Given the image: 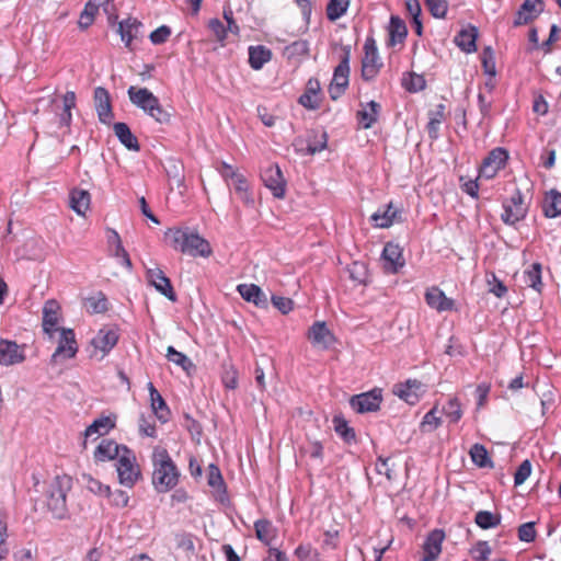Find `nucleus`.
<instances>
[{"label":"nucleus","mask_w":561,"mask_h":561,"mask_svg":"<svg viewBox=\"0 0 561 561\" xmlns=\"http://www.w3.org/2000/svg\"><path fill=\"white\" fill-rule=\"evenodd\" d=\"M165 238L175 250L182 253L203 257H208L211 254L209 242L188 229H169L165 231Z\"/></svg>","instance_id":"1"},{"label":"nucleus","mask_w":561,"mask_h":561,"mask_svg":"<svg viewBox=\"0 0 561 561\" xmlns=\"http://www.w3.org/2000/svg\"><path fill=\"white\" fill-rule=\"evenodd\" d=\"M153 474L152 482L159 492L173 489L179 481V471L164 448L157 447L152 454Z\"/></svg>","instance_id":"2"},{"label":"nucleus","mask_w":561,"mask_h":561,"mask_svg":"<svg viewBox=\"0 0 561 561\" xmlns=\"http://www.w3.org/2000/svg\"><path fill=\"white\" fill-rule=\"evenodd\" d=\"M127 93L130 102L156 122L160 124L170 122L171 114L162 107L159 99L149 89L129 87Z\"/></svg>","instance_id":"3"},{"label":"nucleus","mask_w":561,"mask_h":561,"mask_svg":"<svg viewBox=\"0 0 561 561\" xmlns=\"http://www.w3.org/2000/svg\"><path fill=\"white\" fill-rule=\"evenodd\" d=\"M67 476L55 477L47 490V508L55 518L61 519L67 514L66 494L70 488Z\"/></svg>","instance_id":"4"},{"label":"nucleus","mask_w":561,"mask_h":561,"mask_svg":"<svg viewBox=\"0 0 561 561\" xmlns=\"http://www.w3.org/2000/svg\"><path fill=\"white\" fill-rule=\"evenodd\" d=\"M116 471L119 483L127 488H131L141 476L135 454L127 447H124L122 456L116 462Z\"/></svg>","instance_id":"5"},{"label":"nucleus","mask_w":561,"mask_h":561,"mask_svg":"<svg viewBox=\"0 0 561 561\" xmlns=\"http://www.w3.org/2000/svg\"><path fill=\"white\" fill-rule=\"evenodd\" d=\"M503 209L501 218L506 225H515L526 217L528 206L519 190H515L513 195L503 203Z\"/></svg>","instance_id":"6"},{"label":"nucleus","mask_w":561,"mask_h":561,"mask_svg":"<svg viewBox=\"0 0 561 561\" xmlns=\"http://www.w3.org/2000/svg\"><path fill=\"white\" fill-rule=\"evenodd\" d=\"M382 67V61L378 55L376 41L367 37L364 44V57L362 59V77L369 81L373 80Z\"/></svg>","instance_id":"7"},{"label":"nucleus","mask_w":561,"mask_h":561,"mask_svg":"<svg viewBox=\"0 0 561 561\" xmlns=\"http://www.w3.org/2000/svg\"><path fill=\"white\" fill-rule=\"evenodd\" d=\"M507 158V152L502 148L491 150L480 167L479 178L493 179L504 168Z\"/></svg>","instance_id":"8"},{"label":"nucleus","mask_w":561,"mask_h":561,"mask_svg":"<svg viewBox=\"0 0 561 561\" xmlns=\"http://www.w3.org/2000/svg\"><path fill=\"white\" fill-rule=\"evenodd\" d=\"M381 390L374 389L371 391L353 396L350 404L358 413L375 412L381 403Z\"/></svg>","instance_id":"9"},{"label":"nucleus","mask_w":561,"mask_h":561,"mask_svg":"<svg viewBox=\"0 0 561 561\" xmlns=\"http://www.w3.org/2000/svg\"><path fill=\"white\" fill-rule=\"evenodd\" d=\"M265 186L276 198H283L286 192V181L278 165H270L262 173Z\"/></svg>","instance_id":"10"},{"label":"nucleus","mask_w":561,"mask_h":561,"mask_svg":"<svg viewBox=\"0 0 561 561\" xmlns=\"http://www.w3.org/2000/svg\"><path fill=\"white\" fill-rule=\"evenodd\" d=\"M78 351L75 333L71 329H61L59 344L51 356V360L57 363L60 359L71 358Z\"/></svg>","instance_id":"11"},{"label":"nucleus","mask_w":561,"mask_h":561,"mask_svg":"<svg viewBox=\"0 0 561 561\" xmlns=\"http://www.w3.org/2000/svg\"><path fill=\"white\" fill-rule=\"evenodd\" d=\"M308 339L316 347L327 350L333 345L335 339L324 321L314 322L308 331Z\"/></svg>","instance_id":"12"},{"label":"nucleus","mask_w":561,"mask_h":561,"mask_svg":"<svg viewBox=\"0 0 561 561\" xmlns=\"http://www.w3.org/2000/svg\"><path fill=\"white\" fill-rule=\"evenodd\" d=\"M146 277L148 283L152 285L157 291L165 296L171 301L176 300V295L173 290L170 279L159 267L148 268L146 272Z\"/></svg>","instance_id":"13"},{"label":"nucleus","mask_w":561,"mask_h":561,"mask_svg":"<svg viewBox=\"0 0 561 561\" xmlns=\"http://www.w3.org/2000/svg\"><path fill=\"white\" fill-rule=\"evenodd\" d=\"M445 533L442 529L432 530L423 543L422 561H436L442 552Z\"/></svg>","instance_id":"14"},{"label":"nucleus","mask_w":561,"mask_h":561,"mask_svg":"<svg viewBox=\"0 0 561 561\" xmlns=\"http://www.w3.org/2000/svg\"><path fill=\"white\" fill-rule=\"evenodd\" d=\"M543 11L542 0H525L516 13L515 26L528 24Z\"/></svg>","instance_id":"15"},{"label":"nucleus","mask_w":561,"mask_h":561,"mask_svg":"<svg viewBox=\"0 0 561 561\" xmlns=\"http://www.w3.org/2000/svg\"><path fill=\"white\" fill-rule=\"evenodd\" d=\"M94 103L100 122L110 124L113 118V112L110 94L106 89L98 87L94 90Z\"/></svg>","instance_id":"16"},{"label":"nucleus","mask_w":561,"mask_h":561,"mask_svg":"<svg viewBox=\"0 0 561 561\" xmlns=\"http://www.w3.org/2000/svg\"><path fill=\"white\" fill-rule=\"evenodd\" d=\"M23 360V352L15 342L0 340V365L10 366Z\"/></svg>","instance_id":"17"},{"label":"nucleus","mask_w":561,"mask_h":561,"mask_svg":"<svg viewBox=\"0 0 561 561\" xmlns=\"http://www.w3.org/2000/svg\"><path fill=\"white\" fill-rule=\"evenodd\" d=\"M385 270L389 273H396L399 267L404 265L401 248L392 242H388L382 251Z\"/></svg>","instance_id":"18"},{"label":"nucleus","mask_w":561,"mask_h":561,"mask_svg":"<svg viewBox=\"0 0 561 561\" xmlns=\"http://www.w3.org/2000/svg\"><path fill=\"white\" fill-rule=\"evenodd\" d=\"M342 53L343 54L341 56L340 64L334 69L333 79L331 83L346 88L348 85L350 76L351 46H343Z\"/></svg>","instance_id":"19"},{"label":"nucleus","mask_w":561,"mask_h":561,"mask_svg":"<svg viewBox=\"0 0 561 561\" xmlns=\"http://www.w3.org/2000/svg\"><path fill=\"white\" fill-rule=\"evenodd\" d=\"M124 447L112 439H103L94 451V459L102 462L114 459L118 460Z\"/></svg>","instance_id":"20"},{"label":"nucleus","mask_w":561,"mask_h":561,"mask_svg":"<svg viewBox=\"0 0 561 561\" xmlns=\"http://www.w3.org/2000/svg\"><path fill=\"white\" fill-rule=\"evenodd\" d=\"M141 27L142 24L137 19L128 18L119 22L118 33L126 47L130 48L133 39L141 36Z\"/></svg>","instance_id":"21"},{"label":"nucleus","mask_w":561,"mask_h":561,"mask_svg":"<svg viewBox=\"0 0 561 561\" xmlns=\"http://www.w3.org/2000/svg\"><path fill=\"white\" fill-rule=\"evenodd\" d=\"M320 90V82L317 79H310L305 93L299 98V103L308 110H317L321 102Z\"/></svg>","instance_id":"22"},{"label":"nucleus","mask_w":561,"mask_h":561,"mask_svg":"<svg viewBox=\"0 0 561 561\" xmlns=\"http://www.w3.org/2000/svg\"><path fill=\"white\" fill-rule=\"evenodd\" d=\"M425 300L431 308L436 309L439 312L451 310L454 307V301L450 298H447L437 287L427 289Z\"/></svg>","instance_id":"23"},{"label":"nucleus","mask_w":561,"mask_h":561,"mask_svg":"<svg viewBox=\"0 0 561 561\" xmlns=\"http://www.w3.org/2000/svg\"><path fill=\"white\" fill-rule=\"evenodd\" d=\"M422 383L417 380H407L405 383L396 385L393 388L394 394L410 404H414L419 400V391Z\"/></svg>","instance_id":"24"},{"label":"nucleus","mask_w":561,"mask_h":561,"mask_svg":"<svg viewBox=\"0 0 561 561\" xmlns=\"http://www.w3.org/2000/svg\"><path fill=\"white\" fill-rule=\"evenodd\" d=\"M237 290L244 300L253 302L256 307H266V296L259 286L254 284H240Z\"/></svg>","instance_id":"25"},{"label":"nucleus","mask_w":561,"mask_h":561,"mask_svg":"<svg viewBox=\"0 0 561 561\" xmlns=\"http://www.w3.org/2000/svg\"><path fill=\"white\" fill-rule=\"evenodd\" d=\"M117 340L118 335L116 331L112 329H101L92 340V344L95 348L102 351L104 355L115 346Z\"/></svg>","instance_id":"26"},{"label":"nucleus","mask_w":561,"mask_h":561,"mask_svg":"<svg viewBox=\"0 0 561 561\" xmlns=\"http://www.w3.org/2000/svg\"><path fill=\"white\" fill-rule=\"evenodd\" d=\"M389 46H394L398 43H402L408 34V28L403 20L397 15H392L389 22Z\"/></svg>","instance_id":"27"},{"label":"nucleus","mask_w":561,"mask_h":561,"mask_svg":"<svg viewBox=\"0 0 561 561\" xmlns=\"http://www.w3.org/2000/svg\"><path fill=\"white\" fill-rule=\"evenodd\" d=\"M478 36V31L476 27L470 26L468 28L462 30L459 32V34L455 37V43L457 46L466 51V53H472L476 51V41Z\"/></svg>","instance_id":"28"},{"label":"nucleus","mask_w":561,"mask_h":561,"mask_svg":"<svg viewBox=\"0 0 561 561\" xmlns=\"http://www.w3.org/2000/svg\"><path fill=\"white\" fill-rule=\"evenodd\" d=\"M148 390L150 393L151 409L157 417L163 422L168 420L169 409L167 408L164 399L154 388L152 382L148 383Z\"/></svg>","instance_id":"29"},{"label":"nucleus","mask_w":561,"mask_h":561,"mask_svg":"<svg viewBox=\"0 0 561 561\" xmlns=\"http://www.w3.org/2000/svg\"><path fill=\"white\" fill-rule=\"evenodd\" d=\"M114 133L119 141L129 150L139 151V144L137 138L130 131V128L125 123H116L113 126Z\"/></svg>","instance_id":"30"},{"label":"nucleus","mask_w":561,"mask_h":561,"mask_svg":"<svg viewBox=\"0 0 561 561\" xmlns=\"http://www.w3.org/2000/svg\"><path fill=\"white\" fill-rule=\"evenodd\" d=\"M115 426V421L110 416H102L93 421L91 425L84 431V436H103L107 434Z\"/></svg>","instance_id":"31"},{"label":"nucleus","mask_w":561,"mask_h":561,"mask_svg":"<svg viewBox=\"0 0 561 561\" xmlns=\"http://www.w3.org/2000/svg\"><path fill=\"white\" fill-rule=\"evenodd\" d=\"M379 111L380 104L375 101H370L363 110L357 112V117L363 128L368 129L377 122Z\"/></svg>","instance_id":"32"},{"label":"nucleus","mask_w":561,"mask_h":561,"mask_svg":"<svg viewBox=\"0 0 561 561\" xmlns=\"http://www.w3.org/2000/svg\"><path fill=\"white\" fill-rule=\"evenodd\" d=\"M70 207L78 215H84L90 207V193L85 190H72L70 192Z\"/></svg>","instance_id":"33"},{"label":"nucleus","mask_w":561,"mask_h":561,"mask_svg":"<svg viewBox=\"0 0 561 561\" xmlns=\"http://www.w3.org/2000/svg\"><path fill=\"white\" fill-rule=\"evenodd\" d=\"M254 529L256 538L265 545H270L276 538L277 530L268 519L256 520Z\"/></svg>","instance_id":"34"},{"label":"nucleus","mask_w":561,"mask_h":561,"mask_svg":"<svg viewBox=\"0 0 561 561\" xmlns=\"http://www.w3.org/2000/svg\"><path fill=\"white\" fill-rule=\"evenodd\" d=\"M399 215V210L393 208L392 203H390L385 210H378L373 214L371 220L375 222L376 227L388 228L394 222Z\"/></svg>","instance_id":"35"},{"label":"nucleus","mask_w":561,"mask_h":561,"mask_svg":"<svg viewBox=\"0 0 561 561\" xmlns=\"http://www.w3.org/2000/svg\"><path fill=\"white\" fill-rule=\"evenodd\" d=\"M238 197L242 201V203L250 208H253L255 205L254 194L250 188V184L248 180L242 176L241 179H237V182L231 184Z\"/></svg>","instance_id":"36"},{"label":"nucleus","mask_w":561,"mask_h":561,"mask_svg":"<svg viewBox=\"0 0 561 561\" xmlns=\"http://www.w3.org/2000/svg\"><path fill=\"white\" fill-rule=\"evenodd\" d=\"M271 50L264 46H251L249 48V62L250 66L259 70L271 59Z\"/></svg>","instance_id":"37"},{"label":"nucleus","mask_w":561,"mask_h":561,"mask_svg":"<svg viewBox=\"0 0 561 561\" xmlns=\"http://www.w3.org/2000/svg\"><path fill=\"white\" fill-rule=\"evenodd\" d=\"M58 306L55 301L50 300L45 304L43 310V329L46 333L51 334L58 322L57 314Z\"/></svg>","instance_id":"38"},{"label":"nucleus","mask_w":561,"mask_h":561,"mask_svg":"<svg viewBox=\"0 0 561 561\" xmlns=\"http://www.w3.org/2000/svg\"><path fill=\"white\" fill-rule=\"evenodd\" d=\"M80 482L90 492H92V493H94L96 495L110 497V494H111L110 486L108 485H104L102 482H100L99 480L94 479L91 474L82 473L81 477H80Z\"/></svg>","instance_id":"39"},{"label":"nucleus","mask_w":561,"mask_h":561,"mask_svg":"<svg viewBox=\"0 0 561 561\" xmlns=\"http://www.w3.org/2000/svg\"><path fill=\"white\" fill-rule=\"evenodd\" d=\"M471 460L480 468H492L493 462L489 456L486 448L481 444H474L469 451Z\"/></svg>","instance_id":"40"},{"label":"nucleus","mask_w":561,"mask_h":561,"mask_svg":"<svg viewBox=\"0 0 561 561\" xmlns=\"http://www.w3.org/2000/svg\"><path fill=\"white\" fill-rule=\"evenodd\" d=\"M524 282L527 286L540 293L542 288L541 282V264L534 263L524 272Z\"/></svg>","instance_id":"41"},{"label":"nucleus","mask_w":561,"mask_h":561,"mask_svg":"<svg viewBox=\"0 0 561 561\" xmlns=\"http://www.w3.org/2000/svg\"><path fill=\"white\" fill-rule=\"evenodd\" d=\"M543 213L547 217L554 218L561 215V193L551 191L545 198Z\"/></svg>","instance_id":"42"},{"label":"nucleus","mask_w":561,"mask_h":561,"mask_svg":"<svg viewBox=\"0 0 561 561\" xmlns=\"http://www.w3.org/2000/svg\"><path fill=\"white\" fill-rule=\"evenodd\" d=\"M85 308L90 313H103L108 309L107 299L103 293H98L85 299Z\"/></svg>","instance_id":"43"},{"label":"nucleus","mask_w":561,"mask_h":561,"mask_svg":"<svg viewBox=\"0 0 561 561\" xmlns=\"http://www.w3.org/2000/svg\"><path fill=\"white\" fill-rule=\"evenodd\" d=\"M442 412L451 423H457L462 417V407L457 397L450 398L443 407Z\"/></svg>","instance_id":"44"},{"label":"nucleus","mask_w":561,"mask_h":561,"mask_svg":"<svg viewBox=\"0 0 561 561\" xmlns=\"http://www.w3.org/2000/svg\"><path fill=\"white\" fill-rule=\"evenodd\" d=\"M347 273L355 284L362 285L367 280V266L364 262H353L347 266Z\"/></svg>","instance_id":"45"},{"label":"nucleus","mask_w":561,"mask_h":561,"mask_svg":"<svg viewBox=\"0 0 561 561\" xmlns=\"http://www.w3.org/2000/svg\"><path fill=\"white\" fill-rule=\"evenodd\" d=\"M474 520L482 529H489L500 525L501 517L489 511H480L476 514Z\"/></svg>","instance_id":"46"},{"label":"nucleus","mask_w":561,"mask_h":561,"mask_svg":"<svg viewBox=\"0 0 561 561\" xmlns=\"http://www.w3.org/2000/svg\"><path fill=\"white\" fill-rule=\"evenodd\" d=\"M350 0H330L327 7V15L330 21L340 19L347 10Z\"/></svg>","instance_id":"47"},{"label":"nucleus","mask_w":561,"mask_h":561,"mask_svg":"<svg viewBox=\"0 0 561 561\" xmlns=\"http://www.w3.org/2000/svg\"><path fill=\"white\" fill-rule=\"evenodd\" d=\"M439 411L437 405H434L423 417L421 423L422 431L433 432L442 424V419L438 415Z\"/></svg>","instance_id":"48"},{"label":"nucleus","mask_w":561,"mask_h":561,"mask_svg":"<svg viewBox=\"0 0 561 561\" xmlns=\"http://www.w3.org/2000/svg\"><path fill=\"white\" fill-rule=\"evenodd\" d=\"M167 358L175 365L188 371L193 367L192 360L182 352L176 351L173 346L167 348Z\"/></svg>","instance_id":"49"},{"label":"nucleus","mask_w":561,"mask_h":561,"mask_svg":"<svg viewBox=\"0 0 561 561\" xmlns=\"http://www.w3.org/2000/svg\"><path fill=\"white\" fill-rule=\"evenodd\" d=\"M98 11H99V5L89 1L80 14V18L78 21L79 27H81V28L89 27L93 23Z\"/></svg>","instance_id":"50"},{"label":"nucleus","mask_w":561,"mask_h":561,"mask_svg":"<svg viewBox=\"0 0 561 561\" xmlns=\"http://www.w3.org/2000/svg\"><path fill=\"white\" fill-rule=\"evenodd\" d=\"M335 432L347 443L355 439V432L350 427L346 421L340 416L333 419Z\"/></svg>","instance_id":"51"},{"label":"nucleus","mask_w":561,"mask_h":561,"mask_svg":"<svg viewBox=\"0 0 561 561\" xmlns=\"http://www.w3.org/2000/svg\"><path fill=\"white\" fill-rule=\"evenodd\" d=\"M481 61L484 72L489 77H495L496 69H495V58L494 53L491 47H485L481 54Z\"/></svg>","instance_id":"52"},{"label":"nucleus","mask_w":561,"mask_h":561,"mask_svg":"<svg viewBox=\"0 0 561 561\" xmlns=\"http://www.w3.org/2000/svg\"><path fill=\"white\" fill-rule=\"evenodd\" d=\"M114 238L116 240V247L111 249L112 255L117 257V259H121L122 260V264L125 267H127L128 270H131V267H133L131 261L129 259V255H128L127 251L124 249V247L122 244V240H121L119 234L118 233H114Z\"/></svg>","instance_id":"53"},{"label":"nucleus","mask_w":561,"mask_h":561,"mask_svg":"<svg viewBox=\"0 0 561 561\" xmlns=\"http://www.w3.org/2000/svg\"><path fill=\"white\" fill-rule=\"evenodd\" d=\"M217 171L219 172V174L222 176V179L226 182L229 183V181H230L231 184L237 182V179H241L242 176H244L237 169H234L232 165H230V164H228L226 162H221L217 167Z\"/></svg>","instance_id":"54"},{"label":"nucleus","mask_w":561,"mask_h":561,"mask_svg":"<svg viewBox=\"0 0 561 561\" xmlns=\"http://www.w3.org/2000/svg\"><path fill=\"white\" fill-rule=\"evenodd\" d=\"M430 12L435 18H444L446 15L448 5L446 0H425Z\"/></svg>","instance_id":"55"},{"label":"nucleus","mask_w":561,"mask_h":561,"mask_svg":"<svg viewBox=\"0 0 561 561\" xmlns=\"http://www.w3.org/2000/svg\"><path fill=\"white\" fill-rule=\"evenodd\" d=\"M531 473V463L529 460H524L519 467L517 468L514 474V483L515 485L523 484Z\"/></svg>","instance_id":"56"},{"label":"nucleus","mask_w":561,"mask_h":561,"mask_svg":"<svg viewBox=\"0 0 561 561\" xmlns=\"http://www.w3.org/2000/svg\"><path fill=\"white\" fill-rule=\"evenodd\" d=\"M518 538L520 541L531 542L536 538L535 523L529 522L519 526Z\"/></svg>","instance_id":"57"},{"label":"nucleus","mask_w":561,"mask_h":561,"mask_svg":"<svg viewBox=\"0 0 561 561\" xmlns=\"http://www.w3.org/2000/svg\"><path fill=\"white\" fill-rule=\"evenodd\" d=\"M207 480H208V484L213 488L221 489L224 486V479L220 473V470L217 466H215L213 463L208 466Z\"/></svg>","instance_id":"58"},{"label":"nucleus","mask_w":561,"mask_h":561,"mask_svg":"<svg viewBox=\"0 0 561 561\" xmlns=\"http://www.w3.org/2000/svg\"><path fill=\"white\" fill-rule=\"evenodd\" d=\"M210 31L214 33L218 42L224 43L227 36V27L218 19H211L208 23Z\"/></svg>","instance_id":"59"},{"label":"nucleus","mask_w":561,"mask_h":561,"mask_svg":"<svg viewBox=\"0 0 561 561\" xmlns=\"http://www.w3.org/2000/svg\"><path fill=\"white\" fill-rule=\"evenodd\" d=\"M491 553V548L486 541H479L472 549V556L478 561L488 560Z\"/></svg>","instance_id":"60"},{"label":"nucleus","mask_w":561,"mask_h":561,"mask_svg":"<svg viewBox=\"0 0 561 561\" xmlns=\"http://www.w3.org/2000/svg\"><path fill=\"white\" fill-rule=\"evenodd\" d=\"M170 35H171L170 27L162 25V26L158 27L157 30H154L153 32H151L149 37H150V41L152 42V44L159 45V44L164 43L169 38Z\"/></svg>","instance_id":"61"},{"label":"nucleus","mask_w":561,"mask_h":561,"mask_svg":"<svg viewBox=\"0 0 561 561\" xmlns=\"http://www.w3.org/2000/svg\"><path fill=\"white\" fill-rule=\"evenodd\" d=\"M490 390H491V386L485 382L480 383L477 387L476 394H477V408L478 409H481L485 405Z\"/></svg>","instance_id":"62"},{"label":"nucleus","mask_w":561,"mask_h":561,"mask_svg":"<svg viewBox=\"0 0 561 561\" xmlns=\"http://www.w3.org/2000/svg\"><path fill=\"white\" fill-rule=\"evenodd\" d=\"M272 304L284 314L288 313L293 309V300L286 297L273 296Z\"/></svg>","instance_id":"63"},{"label":"nucleus","mask_w":561,"mask_h":561,"mask_svg":"<svg viewBox=\"0 0 561 561\" xmlns=\"http://www.w3.org/2000/svg\"><path fill=\"white\" fill-rule=\"evenodd\" d=\"M328 136L327 133L322 131L319 136V140L314 144H308L307 146V152L309 154H314L317 152H320L327 147Z\"/></svg>","instance_id":"64"}]
</instances>
